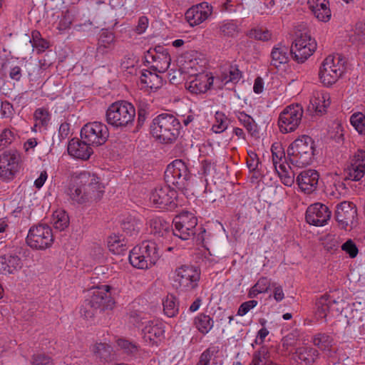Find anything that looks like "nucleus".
<instances>
[{
    "label": "nucleus",
    "mask_w": 365,
    "mask_h": 365,
    "mask_svg": "<svg viewBox=\"0 0 365 365\" xmlns=\"http://www.w3.org/2000/svg\"><path fill=\"white\" fill-rule=\"evenodd\" d=\"M103 187L94 174L83 171L72 179L68 195L73 203L86 205L101 198Z\"/></svg>",
    "instance_id": "1"
},
{
    "label": "nucleus",
    "mask_w": 365,
    "mask_h": 365,
    "mask_svg": "<svg viewBox=\"0 0 365 365\" xmlns=\"http://www.w3.org/2000/svg\"><path fill=\"white\" fill-rule=\"evenodd\" d=\"M178 63L182 72L194 76L188 83L187 89L195 94L205 93L213 83V77L200 71L205 66V61L200 59L195 52H187L179 56Z\"/></svg>",
    "instance_id": "2"
},
{
    "label": "nucleus",
    "mask_w": 365,
    "mask_h": 365,
    "mask_svg": "<svg viewBox=\"0 0 365 365\" xmlns=\"http://www.w3.org/2000/svg\"><path fill=\"white\" fill-rule=\"evenodd\" d=\"M110 287L103 285L89 290L81 308V314L84 318L92 319L98 310L100 312L113 308L115 302L110 293Z\"/></svg>",
    "instance_id": "3"
},
{
    "label": "nucleus",
    "mask_w": 365,
    "mask_h": 365,
    "mask_svg": "<svg viewBox=\"0 0 365 365\" xmlns=\"http://www.w3.org/2000/svg\"><path fill=\"white\" fill-rule=\"evenodd\" d=\"M180 121L174 115L163 113L153 118L150 125L152 135L163 143H173L180 134Z\"/></svg>",
    "instance_id": "4"
},
{
    "label": "nucleus",
    "mask_w": 365,
    "mask_h": 365,
    "mask_svg": "<svg viewBox=\"0 0 365 365\" xmlns=\"http://www.w3.org/2000/svg\"><path fill=\"white\" fill-rule=\"evenodd\" d=\"M135 115V108L132 103L126 101H118L108 106L106 120L114 128L123 130L133 125Z\"/></svg>",
    "instance_id": "5"
},
{
    "label": "nucleus",
    "mask_w": 365,
    "mask_h": 365,
    "mask_svg": "<svg viewBox=\"0 0 365 365\" xmlns=\"http://www.w3.org/2000/svg\"><path fill=\"white\" fill-rule=\"evenodd\" d=\"M314 143L311 137L303 135L296 139L287 149L289 163L297 167H304L312 161Z\"/></svg>",
    "instance_id": "6"
},
{
    "label": "nucleus",
    "mask_w": 365,
    "mask_h": 365,
    "mask_svg": "<svg viewBox=\"0 0 365 365\" xmlns=\"http://www.w3.org/2000/svg\"><path fill=\"white\" fill-rule=\"evenodd\" d=\"M346 58L341 53L328 56L323 61L319 76L322 83L325 86L334 83L345 71Z\"/></svg>",
    "instance_id": "7"
},
{
    "label": "nucleus",
    "mask_w": 365,
    "mask_h": 365,
    "mask_svg": "<svg viewBox=\"0 0 365 365\" xmlns=\"http://www.w3.org/2000/svg\"><path fill=\"white\" fill-rule=\"evenodd\" d=\"M191 178L190 170L184 161L175 160L165 171V180L168 185H173L180 190H186Z\"/></svg>",
    "instance_id": "8"
},
{
    "label": "nucleus",
    "mask_w": 365,
    "mask_h": 365,
    "mask_svg": "<svg viewBox=\"0 0 365 365\" xmlns=\"http://www.w3.org/2000/svg\"><path fill=\"white\" fill-rule=\"evenodd\" d=\"M191 178L190 170L184 161L175 160L165 171V180L168 185H173L180 190H186Z\"/></svg>",
    "instance_id": "9"
},
{
    "label": "nucleus",
    "mask_w": 365,
    "mask_h": 365,
    "mask_svg": "<svg viewBox=\"0 0 365 365\" xmlns=\"http://www.w3.org/2000/svg\"><path fill=\"white\" fill-rule=\"evenodd\" d=\"M303 114V108L299 103H292L286 106L278 118L280 132L288 133L296 130L302 122Z\"/></svg>",
    "instance_id": "10"
},
{
    "label": "nucleus",
    "mask_w": 365,
    "mask_h": 365,
    "mask_svg": "<svg viewBox=\"0 0 365 365\" xmlns=\"http://www.w3.org/2000/svg\"><path fill=\"white\" fill-rule=\"evenodd\" d=\"M200 278V272L193 266L182 265L175 271L173 280L180 292H188L195 289Z\"/></svg>",
    "instance_id": "11"
},
{
    "label": "nucleus",
    "mask_w": 365,
    "mask_h": 365,
    "mask_svg": "<svg viewBox=\"0 0 365 365\" xmlns=\"http://www.w3.org/2000/svg\"><path fill=\"white\" fill-rule=\"evenodd\" d=\"M150 201L155 208L173 210L178 206V194L170 185L158 187L152 191Z\"/></svg>",
    "instance_id": "12"
},
{
    "label": "nucleus",
    "mask_w": 365,
    "mask_h": 365,
    "mask_svg": "<svg viewBox=\"0 0 365 365\" xmlns=\"http://www.w3.org/2000/svg\"><path fill=\"white\" fill-rule=\"evenodd\" d=\"M26 242L29 247L36 250H45L53 242L51 228L47 225H38L30 228Z\"/></svg>",
    "instance_id": "13"
},
{
    "label": "nucleus",
    "mask_w": 365,
    "mask_h": 365,
    "mask_svg": "<svg viewBox=\"0 0 365 365\" xmlns=\"http://www.w3.org/2000/svg\"><path fill=\"white\" fill-rule=\"evenodd\" d=\"M172 233L182 240H187L195 234L197 219L190 212H183L175 217Z\"/></svg>",
    "instance_id": "14"
},
{
    "label": "nucleus",
    "mask_w": 365,
    "mask_h": 365,
    "mask_svg": "<svg viewBox=\"0 0 365 365\" xmlns=\"http://www.w3.org/2000/svg\"><path fill=\"white\" fill-rule=\"evenodd\" d=\"M81 137L91 145L99 146L104 144L109 137L107 125L101 122H92L86 124L81 130Z\"/></svg>",
    "instance_id": "15"
},
{
    "label": "nucleus",
    "mask_w": 365,
    "mask_h": 365,
    "mask_svg": "<svg viewBox=\"0 0 365 365\" xmlns=\"http://www.w3.org/2000/svg\"><path fill=\"white\" fill-rule=\"evenodd\" d=\"M21 154L15 149L4 151L0 155V179L11 180L19 171Z\"/></svg>",
    "instance_id": "16"
},
{
    "label": "nucleus",
    "mask_w": 365,
    "mask_h": 365,
    "mask_svg": "<svg viewBox=\"0 0 365 365\" xmlns=\"http://www.w3.org/2000/svg\"><path fill=\"white\" fill-rule=\"evenodd\" d=\"M343 299L336 300L330 296L324 295L316 302V316L318 319H325L329 313L332 315H339L344 309Z\"/></svg>",
    "instance_id": "17"
},
{
    "label": "nucleus",
    "mask_w": 365,
    "mask_h": 365,
    "mask_svg": "<svg viewBox=\"0 0 365 365\" xmlns=\"http://www.w3.org/2000/svg\"><path fill=\"white\" fill-rule=\"evenodd\" d=\"M331 215V212L327 205L317 202L308 207L305 218L309 224L322 227L330 220Z\"/></svg>",
    "instance_id": "18"
},
{
    "label": "nucleus",
    "mask_w": 365,
    "mask_h": 365,
    "mask_svg": "<svg viewBox=\"0 0 365 365\" xmlns=\"http://www.w3.org/2000/svg\"><path fill=\"white\" fill-rule=\"evenodd\" d=\"M212 13V6L203 1L189 8L185 14V18L189 25L193 27L205 21Z\"/></svg>",
    "instance_id": "19"
},
{
    "label": "nucleus",
    "mask_w": 365,
    "mask_h": 365,
    "mask_svg": "<svg viewBox=\"0 0 365 365\" xmlns=\"http://www.w3.org/2000/svg\"><path fill=\"white\" fill-rule=\"evenodd\" d=\"M356 215V207L353 202L344 201L336 207L335 219L344 229H346L349 226L351 227Z\"/></svg>",
    "instance_id": "20"
},
{
    "label": "nucleus",
    "mask_w": 365,
    "mask_h": 365,
    "mask_svg": "<svg viewBox=\"0 0 365 365\" xmlns=\"http://www.w3.org/2000/svg\"><path fill=\"white\" fill-rule=\"evenodd\" d=\"M319 175L315 170L302 171L296 178L299 189L304 193L310 194L316 190L319 182Z\"/></svg>",
    "instance_id": "21"
},
{
    "label": "nucleus",
    "mask_w": 365,
    "mask_h": 365,
    "mask_svg": "<svg viewBox=\"0 0 365 365\" xmlns=\"http://www.w3.org/2000/svg\"><path fill=\"white\" fill-rule=\"evenodd\" d=\"M164 324L158 319L149 321L143 329V340L149 344H157L163 338Z\"/></svg>",
    "instance_id": "22"
},
{
    "label": "nucleus",
    "mask_w": 365,
    "mask_h": 365,
    "mask_svg": "<svg viewBox=\"0 0 365 365\" xmlns=\"http://www.w3.org/2000/svg\"><path fill=\"white\" fill-rule=\"evenodd\" d=\"M22 267V260L16 254L9 253L0 256V273L2 274H14Z\"/></svg>",
    "instance_id": "23"
},
{
    "label": "nucleus",
    "mask_w": 365,
    "mask_h": 365,
    "mask_svg": "<svg viewBox=\"0 0 365 365\" xmlns=\"http://www.w3.org/2000/svg\"><path fill=\"white\" fill-rule=\"evenodd\" d=\"M307 4L313 15L322 22H328L331 17L329 0H308Z\"/></svg>",
    "instance_id": "24"
},
{
    "label": "nucleus",
    "mask_w": 365,
    "mask_h": 365,
    "mask_svg": "<svg viewBox=\"0 0 365 365\" xmlns=\"http://www.w3.org/2000/svg\"><path fill=\"white\" fill-rule=\"evenodd\" d=\"M91 145L86 140H80L78 138L71 139L68 145V153L70 155L82 160L89 158L93 153Z\"/></svg>",
    "instance_id": "25"
},
{
    "label": "nucleus",
    "mask_w": 365,
    "mask_h": 365,
    "mask_svg": "<svg viewBox=\"0 0 365 365\" xmlns=\"http://www.w3.org/2000/svg\"><path fill=\"white\" fill-rule=\"evenodd\" d=\"M164 47H150L145 56L147 61L151 60L160 70H165L170 63V58Z\"/></svg>",
    "instance_id": "26"
},
{
    "label": "nucleus",
    "mask_w": 365,
    "mask_h": 365,
    "mask_svg": "<svg viewBox=\"0 0 365 365\" xmlns=\"http://www.w3.org/2000/svg\"><path fill=\"white\" fill-rule=\"evenodd\" d=\"M330 96L323 91H314L309 101V109L317 115H322L330 105Z\"/></svg>",
    "instance_id": "27"
},
{
    "label": "nucleus",
    "mask_w": 365,
    "mask_h": 365,
    "mask_svg": "<svg viewBox=\"0 0 365 365\" xmlns=\"http://www.w3.org/2000/svg\"><path fill=\"white\" fill-rule=\"evenodd\" d=\"M242 77V72L236 65L226 62L220 66V74L218 78L224 84H227L230 82L237 83Z\"/></svg>",
    "instance_id": "28"
},
{
    "label": "nucleus",
    "mask_w": 365,
    "mask_h": 365,
    "mask_svg": "<svg viewBox=\"0 0 365 365\" xmlns=\"http://www.w3.org/2000/svg\"><path fill=\"white\" fill-rule=\"evenodd\" d=\"M140 250L141 255L146 259L151 266L154 265L160 258L159 250L156 243L153 241L147 240L142 242L137 245Z\"/></svg>",
    "instance_id": "29"
},
{
    "label": "nucleus",
    "mask_w": 365,
    "mask_h": 365,
    "mask_svg": "<svg viewBox=\"0 0 365 365\" xmlns=\"http://www.w3.org/2000/svg\"><path fill=\"white\" fill-rule=\"evenodd\" d=\"M151 233L157 237H167L172 233L170 225L161 217H154L149 222Z\"/></svg>",
    "instance_id": "30"
},
{
    "label": "nucleus",
    "mask_w": 365,
    "mask_h": 365,
    "mask_svg": "<svg viewBox=\"0 0 365 365\" xmlns=\"http://www.w3.org/2000/svg\"><path fill=\"white\" fill-rule=\"evenodd\" d=\"M299 365H314L319 357V352L312 347H300L296 351Z\"/></svg>",
    "instance_id": "31"
},
{
    "label": "nucleus",
    "mask_w": 365,
    "mask_h": 365,
    "mask_svg": "<svg viewBox=\"0 0 365 365\" xmlns=\"http://www.w3.org/2000/svg\"><path fill=\"white\" fill-rule=\"evenodd\" d=\"M140 80L142 84L151 90H157L163 86L162 77L150 71H140Z\"/></svg>",
    "instance_id": "32"
},
{
    "label": "nucleus",
    "mask_w": 365,
    "mask_h": 365,
    "mask_svg": "<svg viewBox=\"0 0 365 365\" xmlns=\"http://www.w3.org/2000/svg\"><path fill=\"white\" fill-rule=\"evenodd\" d=\"M193 324L200 333L205 335L212 329L214 321L209 315L200 313L194 318Z\"/></svg>",
    "instance_id": "33"
},
{
    "label": "nucleus",
    "mask_w": 365,
    "mask_h": 365,
    "mask_svg": "<svg viewBox=\"0 0 365 365\" xmlns=\"http://www.w3.org/2000/svg\"><path fill=\"white\" fill-rule=\"evenodd\" d=\"M290 56V47H273L271 52L273 65L275 67H278L281 64L288 62Z\"/></svg>",
    "instance_id": "34"
},
{
    "label": "nucleus",
    "mask_w": 365,
    "mask_h": 365,
    "mask_svg": "<svg viewBox=\"0 0 365 365\" xmlns=\"http://www.w3.org/2000/svg\"><path fill=\"white\" fill-rule=\"evenodd\" d=\"M235 115L240 123L251 135L254 136L258 134L257 125L252 116L240 110L236 112Z\"/></svg>",
    "instance_id": "35"
},
{
    "label": "nucleus",
    "mask_w": 365,
    "mask_h": 365,
    "mask_svg": "<svg viewBox=\"0 0 365 365\" xmlns=\"http://www.w3.org/2000/svg\"><path fill=\"white\" fill-rule=\"evenodd\" d=\"M275 170L284 185L291 187L294 184V173L292 171L289 164H280L279 168Z\"/></svg>",
    "instance_id": "36"
},
{
    "label": "nucleus",
    "mask_w": 365,
    "mask_h": 365,
    "mask_svg": "<svg viewBox=\"0 0 365 365\" xmlns=\"http://www.w3.org/2000/svg\"><path fill=\"white\" fill-rule=\"evenodd\" d=\"M140 250L138 249V246H135L130 251L129 255V261L130 263L136 268L138 269H148L152 267L148 262L141 255Z\"/></svg>",
    "instance_id": "37"
},
{
    "label": "nucleus",
    "mask_w": 365,
    "mask_h": 365,
    "mask_svg": "<svg viewBox=\"0 0 365 365\" xmlns=\"http://www.w3.org/2000/svg\"><path fill=\"white\" fill-rule=\"evenodd\" d=\"M314 51L310 47H290L291 57L298 63H304Z\"/></svg>",
    "instance_id": "38"
},
{
    "label": "nucleus",
    "mask_w": 365,
    "mask_h": 365,
    "mask_svg": "<svg viewBox=\"0 0 365 365\" xmlns=\"http://www.w3.org/2000/svg\"><path fill=\"white\" fill-rule=\"evenodd\" d=\"M272 162L275 169L279 168L280 164H289L287 162L285 153L282 145L279 143H274L271 148Z\"/></svg>",
    "instance_id": "39"
},
{
    "label": "nucleus",
    "mask_w": 365,
    "mask_h": 365,
    "mask_svg": "<svg viewBox=\"0 0 365 365\" xmlns=\"http://www.w3.org/2000/svg\"><path fill=\"white\" fill-rule=\"evenodd\" d=\"M52 224L56 230H64L69 225L68 214L62 210L55 211L52 217Z\"/></svg>",
    "instance_id": "40"
},
{
    "label": "nucleus",
    "mask_w": 365,
    "mask_h": 365,
    "mask_svg": "<svg viewBox=\"0 0 365 365\" xmlns=\"http://www.w3.org/2000/svg\"><path fill=\"white\" fill-rule=\"evenodd\" d=\"M316 43L315 40L312 38L309 32L304 29L295 31L292 46H312Z\"/></svg>",
    "instance_id": "41"
},
{
    "label": "nucleus",
    "mask_w": 365,
    "mask_h": 365,
    "mask_svg": "<svg viewBox=\"0 0 365 365\" xmlns=\"http://www.w3.org/2000/svg\"><path fill=\"white\" fill-rule=\"evenodd\" d=\"M163 311L168 317H174L178 313V304L176 297L168 294L163 302Z\"/></svg>",
    "instance_id": "42"
},
{
    "label": "nucleus",
    "mask_w": 365,
    "mask_h": 365,
    "mask_svg": "<svg viewBox=\"0 0 365 365\" xmlns=\"http://www.w3.org/2000/svg\"><path fill=\"white\" fill-rule=\"evenodd\" d=\"M313 344L321 350H329L333 343L332 337L325 333H318L314 336Z\"/></svg>",
    "instance_id": "43"
},
{
    "label": "nucleus",
    "mask_w": 365,
    "mask_h": 365,
    "mask_svg": "<svg viewBox=\"0 0 365 365\" xmlns=\"http://www.w3.org/2000/svg\"><path fill=\"white\" fill-rule=\"evenodd\" d=\"M108 247L113 254L119 255L125 250V244L121 237L113 235L108 238Z\"/></svg>",
    "instance_id": "44"
},
{
    "label": "nucleus",
    "mask_w": 365,
    "mask_h": 365,
    "mask_svg": "<svg viewBox=\"0 0 365 365\" xmlns=\"http://www.w3.org/2000/svg\"><path fill=\"white\" fill-rule=\"evenodd\" d=\"M364 173L365 168L350 163V165L345 170V179L359 181L364 177Z\"/></svg>",
    "instance_id": "45"
},
{
    "label": "nucleus",
    "mask_w": 365,
    "mask_h": 365,
    "mask_svg": "<svg viewBox=\"0 0 365 365\" xmlns=\"http://www.w3.org/2000/svg\"><path fill=\"white\" fill-rule=\"evenodd\" d=\"M350 123L359 134L365 133V114L361 112L353 113L350 117Z\"/></svg>",
    "instance_id": "46"
},
{
    "label": "nucleus",
    "mask_w": 365,
    "mask_h": 365,
    "mask_svg": "<svg viewBox=\"0 0 365 365\" xmlns=\"http://www.w3.org/2000/svg\"><path fill=\"white\" fill-rule=\"evenodd\" d=\"M227 128V117L222 112H216L215 115V123L212 130L215 133H221Z\"/></svg>",
    "instance_id": "47"
},
{
    "label": "nucleus",
    "mask_w": 365,
    "mask_h": 365,
    "mask_svg": "<svg viewBox=\"0 0 365 365\" xmlns=\"http://www.w3.org/2000/svg\"><path fill=\"white\" fill-rule=\"evenodd\" d=\"M92 351L96 357L108 360L110 356L111 347L105 343H98L93 346Z\"/></svg>",
    "instance_id": "48"
},
{
    "label": "nucleus",
    "mask_w": 365,
    "mask_h": 365,
    "mask_svg": "<svg viewBox=\"0 0 365 365\" xmlns=\"http://www.w3.org/2000/svg\"><path fill=\"white\" fill-rule=\"evenodd\" d=\"M16 138V135L9 129H4L0 134V151L10 145Z\"/></svg>",
    "instance_id": "49"
},
{
    "label": "nucleus",
    "mask_w": 365,
    "mask_h": 365,
    "mask_svg": "<svg viewBox=\"0 0 365 365\" xmlns=\"http://www.w3.org/2000/svg\"><path fill=\"white\" fill-rule=\"evenodd\" d=\"M219 349L215 346H210L205 350L200 355L197 365H209L212 357L217 354Z\"/></svg>",
    "instance_id": "50"
},
{
    "label": "nucleus",
    "mask_w": 365,
    "mask_h": 365,
    "mask_svg": "<svg viewBox=\"0 0 365 365\" xmlns=\"http://www.w3.org/2000/svg\"><path fill=\"white\" fill-rule=\"evenodd\" d=\"M140 222H135L132 218H128L122 223V228L127 234L133 235L138 233L140 230Z\"/></svg>",
    "instance_id": "51"
},
{
    "label": "nucleus",
    "mask_w": 365,
    "mask_h": 365,
    "mask_svg": "<svg viewBox=\"0 0 365 365\" xmlns=\"http://www.w3.org/2000/svg\"><path fill=\"white\" fill-rule=\"evenodd\" d=\"M341 248L349 255L350 258H355L359 253L356 245L351 239L346 240L344 244H342Z\"/></svg>",
    "instance_id": "52"
},
{
    "label": "nucleus",
    "mask_w": 365,
    "mask_h": 365,
    "mask_svg": "<svg viewBox=\"0 0 365 365\" xmlns=\"http://www.w3.org/2000/svg\"><path fill=\"white\" fill-rule=\"evenodd\" d=\"M34 116L36 121V123L41 124L43 126L47 125L49 121L48 112L43 108L36 109L34 112Z\"/></svg>",
    "instance_id": "53"
},
{
    "label": "nucleus",
    "mask_w": 365,
    "mask_h": 365,
    "mask_svg": "<svg viewBox=\"0 0 365 365\" xmlns=\"http://www.w3.org/2000/svg\"><path fill=\"white\" fill-rule=\"evenodd\" d=\"M250 37L265 41L270 38L271 34L267 30H263L261 28H257L250 31Z\"/></svg>",
    "instance_id": "54"
},
{
    "label": "nucleus",
    "mask_w": 365,
    "mask_h": 365,
    "mask_svg": "<svg viewBox=\"0 0 365 365\" xmlns=\"http://www.w3.org/2000/svg\"><path fill=\"white\" fill-rule=\"evenodd\" d=\"M351 164L365 168V150L362 149L357 150L352 156Z\"/></svg>",
    "instance_id": "55"
},
{
    "label": "nucleus",
    "mask_w": 365,
    "mask_h": 365,
    "mask_svg": "<svg viewBox=\"0 0 365 365\" xmlns=\"http://www.w3.org/2000/svg\"><path fill=\"white\" fill-rule=\"evenodd\" d=\"M259 163L257 155L255 152H249L247 158V165L249 170L252 172L258 170Z\"/></svg>",
    "instance_id": "56"
},
{
    "label": "nucleus",
    "mask_w": 365,
    "mask_h": 365,
    "mask_svg": "<svg viewBox=\"0 0 365 365\" xmlns=\"http://www.w3.org/2000/svg\"><path fill=\"white\" fill-rule=\"evenodd\" d=\"M117 343L118 346L124 349L128 353L134 354L138 351V346L128 340L120 339L118 340Z\"/></svg>",
    "instance_id": "57"
},
{
    "label": "nucleus",
    "mask_w": 365,
    "mask_h": 365,
    "mask_svg": "<svg viewBox=\"0 0 365 365\" xmlns=\"http://www.w3.org/2000/svg\"><path fill=\"white\" fill-rule=\"evenodd\" d=\"M297 336L294 333H289L282 339V346L284 351H288L290 347L296 345Z\"/></svg>",
    "instance_id": "58"
},
{
    "label": "nucleus",
    "mask_w": 365,
    "mask_h": 365,
    "mask_svg": "<svg viewBox=\"0 0 365 365\" xmlns=\"http://www.w3.org/2000/svg\"><path fill=\"white\" fill-rule=\"evenodd\" d=\"M258 304L257 300H250L241 304L237 310V315L244 316L247 314L252 309L255 308Z\"/></svg>",
    "instance_id": "59"
},
{
    "label": "nucleus",
    "mask_w": 365,
    "mask_h": 365,
    "mask_svg": "<svg viewBox=\"0 0 365 365\" xmlns=\"http://www.w3.org/2000/svg\"><path fill=\"white\" fill-rule=\"evenodd\" d=\"M33 365H53L52 359L43 354H34L32 356Z\"/></svg>",
    "instance_id": "60"
},
{
    "label": "nucleus",
    "mask_w": 365,
    "mask_h": 365,
    "mask_svg": "<svg viewBox=\"0 0 365 365\" xmlns=\"http://www.w3.org/2000/svg\"><path fill=\"white\" fill-rule=\"evenodd\" d=\"M149 25V20L147 16H142L139 17L135 31L138 34H142L145 32Z\"/></svg>",
    "instance_id": "61"
},
{
    "label": "nucleus",
    "mask_w": 365,
    "mask_h": 365,
    "mask_svg": "<svg viewBox=\"0 0 365 365\" xmlns=\"http://www.w3.org/2000/svg\"><path fill=\"white\" fill-rule=\"evenodd\" d=\"M135 60H131V64L130 66H125V61H123L120 64V68L121 70L125 73V74H130L131 76H136L139 74V70L135 65Z\"/></svg>",
    "instance_id": "62"
},
{
    "label": "nucleus",
    "mask_w": 365,
    "mask_h": 365,
    "mask_svg": "<svg viewBox=\"0 0 365 365\" xmlns=\"http://www.w3.org/2000/svg\"><path fill=\"white\" fill-rule=\"evenodd\" d=\"M255 286L261 292V293L267 292L271 287V282L267 277H262L258 279Z\"/></svg>",
    "instance_id": "63"
},
{
    "label": "nucleus",
    "mask_w": 365,
    "mask_h": 365,
    "mask_svg": "<svg viewBox=\"0 0 365 365\" xmlns=\"http://www.w3.org/2000/svg\"><path fill=\"white\" fill-rule=\"evenodd\" d=\"M220 31L224 36H233L237 33V26L233 23L227 22L220 27Z\"/></svg>",
    "instance_id": "64"
}]
</instances>
